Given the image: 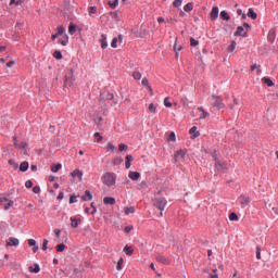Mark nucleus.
<instances>
[{
	"label": "nucleus",
	"mask_w": 278,
	"mask_h": 278,
	"mask_svg": "<svg viewBox=\"0 0 278 278\" xmlns=\"http://www.w3.org/2000/svg\"><path fill=\"white\" fill-rule=\"evenodd\" d=\"M168 201H166V198L162 197V192H159L155 194L154 198V207L160 210V216H164L163 210L166 207V204Z\"/></svg>",
	"instance_id": "1"
},
{
	"label": "nucleus",
	"mask_w": 278,
	"mask_h": 278,
	"mask_svg": "<svg viewBox=\"0 0 278 278\" xmlns=\"http://www.w3.org/2000/svg\"><path fill=\"white\" fill-rule=\"evenodd\" d=\"M102 184L108 186V188H112V186H116V174L106 172L102 176Z\"/></svg>",
	"instance_id": "2"
},
{
	"label": "nucleus",
	"mask_w": 278,
	"mask_h": 278,
	"mask_svg": "<svg viewBox=\"0 0 278 278\" xmlns=\"http://www.w3.org/2000/svg\"><path fill=\"white\" fill-rule=\"evenodd\" d=\"M213 101V108H216L218 110H223L225 108V103L223 102V97L213 94L212 96Z\"/></svg>",
	"instance_id": "3"
},
{
	"label": "nucleus",
	"mask_w": 278,
	"mask_h": 278,
	"mask_svg": "<svg viewBox=\"0 0 278 278\" xmlns=\"http://www.w3.org/2000/svg\"><path fill=\"white\" fill-rule=\"evenodd\" d=\"M3 203H7V204H4L5 211L10 210V207H12V205H14V201L9 200L8 198H0V205H3Z\"/></svg>",
	"instance_id": "4"
},
{
	"label": "nucleus",
	"mask_w": 278,
	"mask_h": 278,
	"mask_svg": "<svg viewBox=\"0 0 278 278\" xmlns=\"http://www.w3.org/2000/svg\"><path fill=\"white\" fill-rule=\"evenodd\" d=\"M70 220H71V227H72L73 229H77V227H79V225H80V223H81V218L76 217V216H72V217L70 218Z\"/></svg>",
	"instance_id": "5"
},
{
	"label": "nucleus",
	"mask_w": 278,
	"mask_h": 278,
	"mask_svg": "<svg viewBox=\"0 0 278 278\" xmlns=\"http://www.w3.org/2000/svg\"><path fill=\"white\" fill-rule=\"evenodd\" d=\"M71 177H73L72 181H75V177H78V180L81 181V178L84 177V172H81L80 169H74L71 173Z\"/></svg>",
	"instance_id": "6"
},
{
	"label": "nucleus",
	"mask_w": 278,
	"mask_h": 278,
	"mask_svg": "<svg viewBox=\"0 0 278 278\" xmlns=\"http://www.w3.org/2000/svg\"><path fill=\"white\" fill-rule=\"evenodd\" d=\"M236 37L241 36L242 38H247L249 35L247 34V31H244V26H238L237 27V31L235 33Z\"/></svg>",
	"instance_id": "7"
},
{
	"label": "nucleus",
	"mask_w": 278,
	"mask_h": 278,
	"mask_svg": "<svg viewBox=\"0 0 278 278\" xmlns=\"http://www.w3.org/2000/svg\"><path fill=\"white\" fill-rule=\"evenodd\" d=\"M20 244V241L17 238H14V237H10L8 240H7V247H18Z\"/></svg>",
	"instance_id": "8"
},
{
	"label": "nucleus",
	"mask_w": 278,
	"mask_h": 278,
	"mask_svg": "<svg viewBox=\"0 0 278 278\" xmlns=\"http://www.w3.org/2000/svg\"><path fill=\"white\" fill-rule=\"evenodd\" d=\"M189 134L191 135V139L194 140L195 138H199L201 136V132L197 130V126H192L189 130Z\"/></svg>",
	"instance_id": "9"
},
{
	"label": "nucleus",
	"mask_w": 278,
	"mask_h": 278,
	"mask_svg": "<svg viewBox=\"0 0 278 278\" xmlns=\"http://www.w3.org/2000/svg\"><path fill=\"white\" fill-rule=\"evenodd\" d=\"M179 157H181V160L186 157V150L176 151V153L174 154L175 162H179Z\"/></svg>",
	"instance_id": "10"
},
{
	"label": "nucleus",
	"mask_w": 278,
	"mask_h": 278,
	"mask_svg": "<svg viewBox=\"0 0 278 278\" xmlns=\"http://www.w3.org/2000/svg\"><path fill=\"white\" fill-rule=\"evenodd\" d=\"M239 199L241 200L240 201V204L244 207V206H247V205H249V203H251V198H249V197H247V195H244V194H241L240 197H239Z\"/></svg>",
	"instance_id": "11"
},
{
	"label": "nucleus",
	"mask_w": 278,
	"mask_h": 278,
	"mask_svg": "<svg viewBox=\"0 0 278 278\" xmlns=\"http://www.w3.org/2000/svg\"><path fill=\"white\" fill-rule=\"evenodd\" d=\"M104 205H116V199L112 197H105L103 199Z\"/></svg>",
	"instance_id": "12"
},
{
	"label": "nucleus",
	"mask_w": 278,
	"mask_h": 278,
	"mask_svg": "<svg viewBox=\"0 0 278 278\" xmlns=\"http://www.w3.org/2000/svg\"><path fill=\"white\" fill-rule=\"evenodd\" d=\"M262 84H265L266 86H268V88H273V86H275V83L273 81V79H270V77H263L261 79Z\"/></svg>",
	"instance_id": "13"
},
{
	"label": "nucleus",
	"mask_w": 278,
	"mask_h": 278,
	"mask_svg": "<svg viewBox=\"0 0 278 278\" xmlns=\"http://www.w3.org/2000/svg\"><path fill=\"white\" fill-rule=\"evenodd\" d=\"M128 177L132 181H138L140 179V173L139 172H129Z\"/></svg>",
	"instance_id": "14"
},
{
	"label": "nucleus",
	"mask_w": 278,
	"mask_h": 278,
	"mask_svg": "<svg viewBox=\"0 0 278 278\" xmlns=\"http://www.w3.org/2000/svg\"><path fill=\"white\" fill-rule=\"evenodd\" d=\"M20 170L21 173H27L29 170V162L24 161L20 164Z\"/></svg>",
	"instance_id": "15"
},
{
	"label": "nucleus",
	"mask_w": 278,
	"mask_h": 278,
	"mask_svg": "<svg viewBox=\"0 0 278 278\" xmlns=\"http://www.w3.org/2000/svg\"><path fill=\"white\" fill-rule=\"evenodd\" d=\"M210 16L212 21H216V18H218V7H213Z\"/></svg>",
	"instance_id": "16"
},
{
	"label": "nucleus",
	"mask_w": 278,
	"mask_h": 278,
	"mask_svg": "<svg viewBox=\"0 0 278 278\" xmlns=\"http://www.w3.org/2000/svg\"><path fill=\"white\" fill-rule=\"evenodd\" d=\"M156 262H160V264H166V265L170 264V260L162 255L156 256Z\"/></svg>",
	"instance_id": "17"
},
{
	"label": "nucleus",
	"mask_w": 278,
	"mask_h": 278,
	"mask_svg": "<svg viewBox=\"0 0 278 278\" xmlns=\"http://www.w3.org/2000/svg\"><path fill=\"white\" fill-rule=\"evenodd\" d=\"M81 200L83 201H92V193L90 192V190L85 191V194L81 195Z\"/></svg>",
	"instance_id": "18"
},
{
	"label": "nucleus",
	"mask_w": 278,
	"mask_h": 278,
	"mask_svg": "<svg viewBox=\"0 0 278 278\" xmlns=\"http://www.w3.org/2000/svg\"><path fill=\"white\" fill-rule=\"evenodd\" d=\"M29 273L38 274L40 271V265L35 263L34 266L28 267Z\"/></svg>",
	"instance_id": "19"
},
{
	"label": "nucleus",
	"mask_w": 278,
	"mask_h": 278,
	"mask_svg": "<svg viewBox=\"0 0 278 278\" xmlns=\"http://www.w3.org/2000/svg\"><path fill=\"white\" fill-rule=\"evenodd\" d=\"M100 42L102 49H108V36L101 35Z\"/></svg>",
	"instance_id": "20"
},
{
	"label": "nucleus",
	"mask_w": 278,
	"mask_h": 278,
	"mask_svg": "<svg viewBox=\"0 0 278 278\" xmlns=\"http://www.w3.org/2000/svg\"><path fill=\"white\" fill-rule=\"evenodd\" d=\"M247 16H249V18H252V21H255L257 18V13H255V11L252 8H250L248 10Z\"/></svg>",
	"instance_id": "21"
},
{
	"label": "nucleus",
	"mask_w": 278,
	"mask_h": 278,
	"mask_svg": "<svg viewBox=\"0 0 278 278\" xmlns=\"http://www.w3.org/2000/svg\"><path fill=\"white\" fill-rule=\"evenodd\" d=\"M60 45H62V47H66V45H68V35L64 34L63 37L59 40Z\"/></svg>",
	"instance_id": "22"
},
{
	"label": "nucleus",
	"mask_w": 278,
	"mask_h": 278,
	"mask_svg": "<svg viewBox=\"0 0 278 278\" xmlns=\"http://www.w3.org/2000/svg\"><path fill=\"white\" fill-rule=\"evenodd\" d=\"M276 34H275V30H269V33H268V36H267V39H268V41L273 45V42H275V38H276Z\"/></svg>",
	"instance_id": "23"
},
{
	"label": "nucleus",
	"mask_w": 278,
	"mask_h": 278,
	"mask_svg": "<svg viewBox=\"0 0 278 278\" xmlns=\"http://www.w3.org/2000/svg\"><path fill=\"white\" fill-rule=\"evenodd\" d=\"M219 16L222 21H231V16H229V13H227V11H222Z\"/></svg>",
	"instance_id": "24"
},
{
	"label": "nucleus",
	"mask_w": 278,
	"mask_h": 278,
	"mask_svg": "<svg viewBox=\"0 0 278 278\" xmlns=\"http://www.w3.org/2000/svg\"><path fill=\"white\" fill-rule=\"evenodd\" d=\"M75 31H77V25H75L73 22H71L70 26H68V34L71 36H73V34H75Z\"/></svg>",
	"instance_id": "25"
},
{
	"label": "nucleus",
	"mask_w": 278,
	"mask_h": 278,
	"mask_svg": "<svg viewBox=\"0 0 278 278\" xmlns=\"http://www.w3.org/2000/svg\"><path fill=\"white\" fill-rule=\"evenodd\" d=\"M192 10H194V2H188V3L184 7V11H185V12H192Z\"/></svg>",
	"instance_id": "26"
},
{
	"label": "nucleus",
	"mask_w": 278,
	"mask_h": 278,
	"mask_svg": "<svg viewBox=\"0 0 278 278\" xmlns=\"http://www.w3.org/2000/svg\"><path fill=\"white\" fill-rule=\"evenodd\" d=\"M15 149H20L21 151H25L27 149V142L21 141L20 143L15 144Z\"/></svg>",
	"instance_id": "27"
},
{
	"label": "nucleus",
	"mask_w": 278,
	"mask_h": 278,
	"mask_svg": "<svg viewBox=\"0 0 278 278\" xmlns=\"http://www.w3.org/2000/svg\"><path fill=\"white\" fill-rule=\"evenodd\" d=\"M108 5L112 9V10H116V8H118V0H109L108 1Z\"/></svg>",
	"instance_id": "28"
},
{
	"label": "nucleus",
	"mask_w": 278,
	"mask_h": 278,
	"mask_svg": "<svg viewBox=\"0 0 278 278\" xmlns=\"http://www.w3.org/2000/svg\"><path fill=\"white\" fill-rule=\"evenodd\" d=\"M71 86H73V78L65 76L64 88H71Z\"/></svg>",
	"instance_id": "29"
},
{
	"label": "nucleus",
	"mask_w": 278,
	"mask_h": 278,
	"mask_svg": "<svg viewBox=\"0 0 278 278\" xmlns=\"http://www.w3.org/2000/svg\"><path fill=\"white\" fill-rule=\"evenodd\" d=\"M124 212H125L126 216H129V214L136 213V207H134V206L125 207Z\"/></svg>",
	"instance_id": "30"
},
{
	"label": "nucleus",
	"mask_w": 278,
	"mask_h": 278,
	"mask_svg": "<svg viewBox=\"0 0 278 278\" xmlns=\"http://www.w3.org/2000/svg\"><path fill=\"white\" fill-rule=\"evenodd\" d=\"M124 253H126V255H128V256H131V255H134V249L129 245H125Z\"/></svg>",
	"instance_id": "31"
},
{
	"label": "nucleus",
	"mask_w": 278,
	"mask_h": 278,
	"mask_svg": "<svg viewBox=\"0 0 278 278\" xmlns=\"http://www.w3.org/2000/svg\"><path fill=\"white\" fill-rule=\"evenodd\" d=\"M60 169H62V163L53 164L51 166L52 173H58Z\"/></svg>",
	"instance_id": "32"
},
{
	"label": "nucleus",
	"mask_w": 278,
	"mask_h": 278,
	"mask_svg": "<svg viewBox=\"0 0 278 278\" xmlns=\"http://www.w3.org/2000/svg\"><path fill=\"white\" fill-rule=\"evenodd\" d=\"M199 112H202V114L200 115V119L201 118H205L206 116H210V113L205 111V109H203V106L198 108Z\"/></svg>",
	"instance_id": "33"
},
{
	"label": "nucleus",
	"mask_w": 278,
	"mask_h": 278,
	"mask_svg": "<svg viewBox=\"0 0 278 278\" xmlns=\"http://www.w3.org/2000/svg\"><path fill=\"white\" fill-rule=\"evenodd\" d=\"M65 250H66V244L60 243V244L56 245V252L58 253H64Z\"/></svg>",
	"instance_id": "34"
},
{
	"label": "nucleus",
	"mask_w": 278,
	"mask_h": 278,
	"mask_svg": "<svg viewBox=\"0 0 278 278\" xmlns=\"http://www.w3.org/2000/svg\"><path fill=\"white\" fill-rule=\"evenodd\" d=\"M52 55H53V58H55V60H62V58H63L62 51H60V50H55Z\"/></svg>",
	"instance_id": "35"
},
{
	"label": "nucleus",
	"mask_w": 278,
	"mask_h": 278,
	"mask_svg": "<svg viewBox=\"0 0 278 278\" xmlns=\"http://www.w3.org/2000/svg\"><path fill=\"white\" fill-rule=\"evenodd\" d=\"M9 165L13 166L14 170H18V163H16L14 160H9Z\"/></svg>",
	"instance_id": "36"
},
{
	"label": "nucleus",
	"mask_w": 278,
	"mask_h": 278,
	"mask_svg": "<svg viewBox=\"0 0 278 278\" xmlns=\"http://www.w3.org/2000/svg\"><path fill=\"white\" fill-rule=\"evenodd\" d=\"M125 262V260H123V257H121L117 262L116 265V270H123V263Z\"/></svg>",
	"instance_id": "37"
},
{
	"label": "nucleus",
	"mask_w": 278,
	"mask_h": 278,
	"mask_svg": "<svg viewBox=\"0 0 278 278\" xmlns=\"http://www.w3.org/2000/svg\"><path fill=\"white\" fill-rule=\"evenodd\" d=\"M106 99L109 101H113V103L116 105V103H118V101H116V99H114V93H108L106 94Z\"/></svg>",
	"instance_id": "38"
},
{
	"label": "nucleus",
	"mask_w": 278,
	"mask_h": 278,
	"mask_svg": "<svg viewBox=\"0 0 278 278\" xmlns=\"http://www.w3.org/2000/svg\"><path fill=\"white\" fill-rule=\"evenodd\" d=\"M149 112H152V114H155L157 112V106H155L154 103H151L149 105Z\"/></svg>",
	"instance_id": "39"
},
{
	"label": "nucleus",
	"mask_w": 278,
	"mask_h": 278,
	"mask_svg": "<svg viewBox=\"0 0 278 278\" xmlns=\"http://www.w3.org/2000/svg\"><path fill=\"white\" fill-rule=\"evenodd\" d=\"M240 219V217H238V214H236V213H230L229 214V220H239Z\"/></svg>",
	"instance_id": "40"
},
{
	"label": "nucleus",
	"mask_w": 278,
	"mask_h": 278,
	"mask_svg": "<svg viewBox=\"0 0 278 278\" xmlns=\"http://www.w3.org/2000/svg\"><path fill=\"white\" fill-rule=\"evenodd\" d=\"M236 41H231L230 46L228 47V51H230V53H233V51H236Z\"/></svg>",
	"instance_id": "41"
},
{
	"label": "nucleus",
	"mask_w": 278,
	"mask_h": 278,
	"mask_svg": "<svg viewBox=\"0 0 278 278\" xmlns=\"http://www.w3.org/2000/svg\"><path fill=\"white\" fill-rule=\"evenodd\" d=\"M132 77L134 79L140 80L142 79V74L140 72H134Z\"/></svg>",
	"instance_id": "42"
},
{
	"label": "nucleus",
	"mask_w": 278,
	"mask_h": 278,
	"mask_svg": "<svg viewBox=\"0 0 278 278\" xmlns=\"http://www.w3.org/2000/svg\"><path fill=\"white\" fill-rule=\"evenodd\" d=\"M113 164H114V166H118V165L123 164V157L114 159Z\"/></svg>",
	"instance_id": "43"
},
{
	"label": "nucleus",
	"mask_w": 278,
	"mask_h": 278,
	"mask_svg": "<svg viewBox=\"0 0 278 278\" xmlns=\"http://www.w3.org/2000/svg\"><path fill=\"white\" fill-rule=\"evenodd\" d=\"M181 3H184V0H174L173 7L174 8H181Z\"/></svg>",
	"instance_id": "44"
},
{
	"label": "nucleus",
	"mask_w": 278,
	"mask_h": 278,
	"mask_svg": "<svg viewBox=\"0 0 278 278\" xmlns=\"http://www.w3.org/2000/svg\"><path fill=\"white\" fill-rule=\"evenodd\" d=\"M90 207L92 208L91 215L94 216L97 214V204L94 202H91Z\"/></svg>",
	"instance_id": "45"
},
{
	"label": "nucleus",
	"mask_w": 278,
	"mask_h": 278,
	"mask_svg": "<svg viewBox=\"0 0 278 278\" xmlns=\"http://www.w3.org/2000/svg\"><path fill=\"white\" fill-rule=\"evenodd\" d=\"M190 45H191V47H199V40L191 37L190 38Z\"/></svg>",
	"instance_id": "46"
},
{
	"label": "nucleus",
	"mask_w": 278,
	"mask_h": 278,
	"mask_svg": "<svg viewBox=\"0 0 278 278\" xmlns=\"http://www.w3.org/2000/svg\"><path fill=\"white\" fill-rule=\"evenodd\" d=\"M168 140H170L172 142H175V140H177V135H175V131H172L169 134Z\"/></svg>",
	"instance_id": "47"
},
{
	"label": "nucleus",
	"mask_w": 278,
	"mask_h": 278,
	"mask_svg": "<svg viewBox=\"0 0 278 278\" xmlns=\"http://www.w3.org/2000/svg\"><path fill=\"white\" fill-rule=\"evenodd\" d=\"M93 137L97 138V142H102L103 141V136H101L100 132H94Z\"/></svg>",
	"instance_id": "48"
},
{
	"label": "nucleus",
	"mask_w": 278,
	"mask_h": 278,
	"mask_svg": "<svg viewBox=\"0 0 278 278\" xmlns=\"http://www.w3.org/2000/svg\"><path fill=\"white\" fill-rule=\"evenodd\" d=\"M137 38H144L147 36V31L146 30H140L136 33Z\"/></svg>",
	"instance_id": "49"
},
{
	"label": "nucleus",
	"mask_w": 278,
	"mask_h": 278,
	"mask_svg": "<svg viewBox=\"0 0 278 278\" xmlns=\"http://www.w3.org/2000/svg\"><path fill=\"white\" fill-rule=\"evenodd\" d=\"M256 260H262V248L256 247Z\"/></svg>",
	"instance_id": "50"
},
{
	"label": "nucleus",
	"mask_w": 278,
	"mask_h": 278,
	"mask_svg": "<svg viewBox=\"0 0 278 278\" xmlns=\"http://www.w3.org/2000/svg\"><path fill=\"white\" fill-rule=\"evenodd\" d=\"M77 197H78V195H75V194H72V195L70 197V204H71V205H73V203H77Z\"/></svg>",
	"instance_id": "51"
},
{
	"label": "nucleus",
	"mask_w": 278,
	"mask_h": 278,
	"mask_svg": "<svg viewBox=\"0 0 278 278\" xmlns=\"http://www.w3.org/2000/svg\"><path fill=\"white\" fill-rule=\"evenodd\" d=\"M101 123H103V117L99 116L94 119V124L98 126V127H101Z\"/></svg>",
	"instance_id": "52"
},
{
	"label": "nucleus",
	"mask_w": 278,
	"mask_h": 278,
	"mask_svg": "<svg viewBox=\"0 0 278 278\" xmlns=\"http://www.w3.org/2000/svg\"><path fill=\"white\" fill-rule=\"evenodd\" d=\"M111 47H113V49H116V47H118V38H113L112 42H111Z\"/></svg>",
	"instance_id": "53"
},
{
	"label": "nucleus",
	"mask_w": 278,
	"mask_h": 278,
	"mask_svg": "<svg viewBox=\"0 0 278 278\" xmlns=\"http://www.w3.org/2000/svg\"><path fill=\"white\" fill-rule=\"evenodd\" d=\"M63 35H64V26H59L58 31H56V36H63Z\"/></svg>",
	"instance_id": "54"
},
{
	"label": "nucleus",
	"mask_w": 278,
	"mask_h": 278,
	"mask_svg": "<svg viewBox=\"0 0 278 278\" xmlns=\"http://www.w3.org/2000/svg\"><path fill=\"white\" fill-rule=\"evenodd\" d=\"M127 144H125V143H119L118 144V151H121V152H123V151H127Z\"/></svg>",
	"instance_id": "55"
},
{
	"label": "nucleus",
	"mask_w": 278,
	"mask_h": 278,
	"mask_svg": "<svg viewBox=\"0 0 278 278\" xmlns=\"http://www.w3.org/2000/svg\"><path fill=\"white\" fill-rule=\"evenodd\" d=\"M164 105L165 108H173V103L168 100V98L164 99Z\"/></svg>",
	"instance_id": "56"
},
{
	"label": "nucleus",
	"mask_w": 278,
	"mask_h": 278,
	"mask_svg": "<svg viewBox=\"0 0 278 278\" xmlns=\"http://www.w3.org/2000/svg\"><path fill=\"white\" fill-rule=\"evenodd\" d=\"M142 86H144L146 88H149L151 85H149V78L144 77L141 81Z\"/></svg>",
	"instance_id": "57"
},
{
	"label": "nucleus",
	"mask_w": 278,
	"mask_h": 278,
	"mask_svg": "<svg viewBox=\"0 0 278 278\" xmlns=\"http://www.w3.org/2000/svg\"><path fill=\"white\" fill-rule=\"evenodd\" d=\"M11 5H23V0H11Z\"/></svg>",
	"instance_id": "58"
},
{
	"label": "nucleus",
	"mask_w": 278,
	"mask_h": 278,
	"mask_svg": "<svg viewBox=\"0 0 278 278\" xmlns=\"http://www.w3.org/2000/svg\"><path fill=\"white\" fill-rule=\"evenodd\" d=\"M110 16H112V18H115V21H121L119 18H118V12H110Z\"/></svg>",
	"instance_id": "59"
},
{
	"label": "nucleus",
	"mask_w": 278,
	"mask_h": 278,
	"mask_svg": "<svg viewBox=\"0 0 278 278\" xmlns=\"http://www.w3.org/2000/svg\"><path fill=\"white\" fill-rule=\"evenodd\" d=\"M182 49H184V46H179V47L177 48V38H176L175 45H174V51H175V53H176V51H181Z\"/></svg>",
	"instance_id": "60"
},
{
	"label": "nucleus",
	"mask_w": 278,
	"mask_h": 278,
	"mask_svg": "<svg viewBox=\"0 0 278 278\" xmlns=\"http://www.w3.org/2000/svg\"><path fill=\"white\" fill-rule=\"evenodd\" d=\"M49 244V240H47V239H43V242H42V251H47V249H48V245Z\"/></svg>",
	"instance_id": "61"
},
{
	"label": "nucleus",
	"mask_w": 278,
	"mask_h": 278,
	"mask_svg": "<svg viewBox=\"0 0 278 278\" xmlns=\"http://www.w3.org/2000/svg\"><path fill=\"white\" fill-rule=\"evenodd\" d=\"M88 12L89 14H97V7H89Z\"/></svg>",
	"instance_id": "62"
},
{
	"label": "nucleus",
	"mask_w": 278,
	"mask_h": 278,
	"mask_svg": "<svg viewBox=\"0 0 278 278\" xmlns=\"http://www.w3.org/2000/svg\"><path fill=\"white\" fill-rule=\"evenodd\" d=\"M37 242L35 239H28V247H36Z\"/></svg>",
	"instance_id": "63"
},
{
	"label": "nucleus",
	"mask_w": 278,
	"mask_h": 278,
	"mask_svg": "<svg viewBox=\"0 0 278 278\" xmlns=\"http://www.w3.org/2000/svg\"><path fill=\"white\" fill-rule=\"evenodd\" d=\"M25 186H26V188H34V182L31 181V180H27L26 182H25Z\"/></svg>",
	"instance_id": "64"
}]
</instances>
